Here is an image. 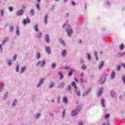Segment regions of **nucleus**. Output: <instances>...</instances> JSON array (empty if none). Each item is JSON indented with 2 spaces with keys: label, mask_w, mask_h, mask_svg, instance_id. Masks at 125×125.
<instances>
[{
  "label": "nucleus",
  "mask_w": 125,
  "mask_h": 125,
  "mask_svg": "<svg viewBox=\"0 0 125 125\" xmlns=\"http://www.w3.org/2000/svg\"><path fill=\"white\" fill-rule=\"evenodd\" d=\"M26 9V6L24 5H21V9L20 10L17 11L16 13V15L18 16H21V15H23L24 13H25V10Z\"/></svg>",
  "instance_id": "obj_1"
},
{
  "label": "nucleus",
  "mask_w": 125,
  "mask_h": 125,
  "mask_svg": "<svg viewBox=\"0 0 125 125\" xmlns=\"http://www.w3.org/2000/svg\"><path fill=\"white\" fill-rule=\"evenodd\" d=\"M41 63H42L41 67L45 66L46 62L45 60H43L42 62V61L38 62L36 64V66H40Z\"/></svg>",
  "instance_id": "obj_2"
},
{
  "label": "nucleus",
  "mask_w": 125,
  "mask_h": 125,
  "mask_svg": "<svg viewBox=\"0 0 125 125\" xmlns=\"http://www.w3.org/2000/svg\"><path fill=\"white\" fill-rule=\"evenodd\" d=\"M69 37H71V35L73 34V30L71 28L67 29L65 31Z\"/></svg>",
  "instance_id": "obj_3"
},
{
  "label": "nucleus",
  "mask_w": 125,
  "mask_h": 125,
  "mask_svg": "<svg viewBox=\"0 0 125 125\" xmlns=\"http://www.w3.org/2000/svg\"><path fill=\"white\" fill-rule=\"evenodd\" d=\"M31 21L30 19L26 18L22 21V22L23 23L24 25H26L27 23H30Z\"/></svg>",
  "instance_id": "obj_4"
},
{
  "label": "nucleus",
  "mask_w": 125,
  "mask_h": 125,
  "mask_svg": "<svg viewBox=\"0 0 125 125\" xmlns=\"http://www.w3.org/2000/svg\"><path fill=\"white\" fill-rule=\"evenodd\" d=\"M45 41L47 42V43H49L50 42L49 39V36L48 34H47L46 36L45 37Z\"/></svg>",
  "instance_id": "obj_5"
},
{
  "label": "nucleus",
  "mask_w": 125,
  "mask_h": 125,
  "mask_svg": "<svg viewBox=\"0 0 125 125\" xmlns=\"http://www.w3.org/2000/svg\"><path fill=\"white\" fill-rule=\"evenodd\" d=\"M62 102L64 104H67L68 103V98H67L66 97L63 98Z\"/></svg>",
  "instance_id": "obj_6"
},
{
  "label": "nucleus",
  "mask_w": 125,
  "mask_h": 125,
  "mask_svg": "<svg viewBox=\"0 0 125 125\" xmlns=\"http://www.w3.org/2000/svg\"><path fill=\"white\" fill-rule=\"evenodd\" d=\"M62 55L63 57H65L67 55V51L66 50H63L62 51Z\"/></svg>",
  "instance_id": "obj_7"
},
{
  "label": "nucleus",
  "mask_w": 125,
  "mask_h": 125,
  "mask_svg": "<svg viewBox=\"0 0 125 125\" xmlns=\"http://www.w3.org/2000/svg\"><path fill=\"white\" fill-rule=\"evenodd\" d=\"M45 50L46 52L48 53V54H50L51 49L50 47H45Z\"/></svg>",
  "instance_id": "obj_8"
},
{
  "label": "nucleus",
  "mask_w": 125,
  "mask_h": 125,
  "mask_svg": "<svg viewBox=\"0 0 125 125\" xmlns=\"http://www.w3.org/2000/svg\"><path fill=\"white\" fill-rule=\"evenodd\" d=\"M104 66V62H101L100 64L99 65V69L101 70V69H102Z\"/></svg>",
  "instance_id": "obj_9"
},
{
  "label": "nucleus",
  "mask_w": 125,
  "mask_h": 125,
  "mask_svg": "<svg viewBox=\"0 0 125 125\" xmlns=\"http://www.w3.org/2000/svg\"><path fill=\"white\" fill-rule=\"evenodd\" d=\"M75 92L78 96H81V91L78 90V89H75Z\"/></svg>",
  "instance_id": "obj_10"
},
{
  "label": "nucleus",
  "mask_w": 125,
  "mask_h": 125,
  "mask_svg": "<svg viewBox=\"0 0 125 125\" xmlns=\"http://www.w3.org/2000/svg\"><path fill=\"white\" fill-rule=\"evenodd\" d=\"M71 85H72V86H73L74 87V90L77 89V84L75 82H73L71 83Z\"/></svg>",
  "instance_id": "obj_11"
},
{
  "label": "nucleus",
  "mask_w": 125,
  "mask_h": 125,
  "mask_svg": "<svg viewBox=\"0 0 125 125\" xmlns=\"http://www.w3.org/2000/svg\"><path fill=\"white\" fill-rule=\"evenodd\" d=\"M25 70H26V67L25 66H22L20 72L22 74V73H24V71H25Z\"/></svg>",
  "instance_id": "obj_12"
},
{
  "label": "nucleus",
  "mask_w": 125,
  "mask_h": 125,
  "mask_svg": "<svg viewBox=\"0 0 125 125\" xmlns=\"http://www.w3.org/2000/svg\"><path fill=\"white\" fill-rule=\"evenodd\" d=\"M59 42L62 44V46H65V42H64V41H63V40H62V39H59Z\"/></svg>",
  "instance_id": "obj_13"
},
{
  "label": "nucleus",
  "mask_w": 125,
  "mask_h": 125,
  "mask_svg": "<svg viewBox=\"0 0 125 125\" xmlns=\"http://www.w3.org/2000/svg\"><path fill=\"white\" fill-rule=\"evenodd\" d=\"M64 86H65V83H61L59 86V87L60 88H63V87H64Z\"/></svg>",
  "instance_id": "obj_14"
},
{
  "label": "nucleus",
  "mask_w": 125,
  "mask_h": 125,
  "mask_svg": "<svg viewBox=\"0 0 125 125\" xmlns=\"http://www.w3.org/2000/svg\"><path fill=\"white\" fill-rule=\"evenodd\" d=\"M43 81H44L43 79H42L40 80V82L37 85V87H39L41 84H42V83H43Z\"/></svg>",
  "instance_id": "obj_15"
},
{
  "label": "nucleus",
  "mask_w": 125,
  "mask_h": 125,
  "mask_svg": "<svg viewBox=\"0 0 125 125\" xmlns=\"http://www.w3.org/2000/svg\"><path fill=\"white\" fill-rule=\"evenodd\" d=\"M38 24H36L34 26V29L36 32H39V28H38Z\"/></svg>",
  "instance_id": "obj_16"
},
{
  "label": "nucleus",
  "mask_w": 125,
  "mask_h": 125,
  "mask_svg": "<svg viewBox=\"0 0 125 125\" xmlns=\"http://www.w3.org/2000/svg\"><path fill=\"white\" fill-rule=\"evenodd\" d=\"M47 18H48L47 15H45L44 17V21L45 24H47Z\"/></svg>",
  "instance_id": "obj_17"
},
{
  "label": "nucleus",
  "mask_w": 125,
  "mask_h": 125,
  "mask_svg": "<svg viewBox=\"0 0 125 125\" xmlns=\"http://www.w3.org/2000/svg\"><path fill=\"white\" fill-rule=\"evenodd\" d=\"M76 115H77V111H76L75 110H73L71 112V116L74 117L75 116H76Z\"/></svg>",
  "instance_id": "obj_18"
},
{
  "label": "nucleus",
  "mask_w": 125,
  "mask_h": 125,
  "mask_svg": "<svg viewBox=\"0 0 125 125\" xmlns=\"http://www.w3.org/2000/svg\"><path fill=\"white\" fill-rule=\"evenodd\" d=\"M37 37L38 39H41L42 38V33L38 32L37 34Z\"/></svg>",
  "instance_id": "obj_19"
},
{
  "label": "nucleus",
  "mask_w": 125,
  "mask_h": 125,
  "mask_svg": "<svg viewBox=\"0 0 125 125\" xmlns=\"http://www.w3.org/2000/svg\"><path fill=\"white\" fill-rule=\"evenodd\" d=\"M101 103L103 107H105V101H104V100L102 99L101 100Z\"/></svg>",
  "instance_id": "obj_20"
},
{
  "label": "nucleus",
  "mask_w": 125,
  "mask_h": 125,
  "mask_svg": "<svg viewBox=\"0 0 125 125\" xmlns=\"http://www.w3.org/2000/svg\"><path fill=\"white\" fill-rule=\"evenodd\" d=\"M115 77H116L115 72L113 71L111 75V79H114Z\"/></svg>",
  "instance_id": "obj_21"
},
{
  "label": "nucleus",
  "mask_w": 125,
  "mask_h": 125,
  "mask_svg": "<svg viewBox=\"0 0 125 125\" xmlns=\"http://www.w3.org/2000/svg\"><path fill=\"white\" fill-rule=\"evenodd\" d=\"M30 15H31V16H34V15H35V10L34 9H32L30 11Z\"/></svg>",
  "instance_id": "obj_22"
},
{
  "label": "nucleus",
  "mask_w": 125,
  "mask_h": 125,
  "mask_svg": "<svg viewBox=\"0 0 125 125\" xmlns=\"http://www.w3.org/2000/svg\"><path fill=\"white\" fill-rule=\"evenodd\" d=\"M0 13L1 17H3L4 15V12L3 11V10H0Z\"/></svg>",
  "instance_id": "obj_23"
},
{
  "label": "nucleus",
  "mask_w": 125,
  "mask_h": 125,
  "mask_svg": "<svg viewBox=\"0 0 125 125\" xmlns=\"http://www.w3.org/2000/svg\"><path fill=\"white\" fill-rule=\"evenodd\" d=\"M103 91V90H100V91L97 93L98 96H100V95L102 94Z\"/></svg>",
  "instance_id": "obj_24"
},
{
  "label": "nucleus",
  "mask_w": 125,
  "mask_h": 125,
  "mask_svg": "<svg viewBox=\"0 0 125 125\" xmlns=\"http://www.w3.org/2000/svg\"><path fill=\"white\" fill-rule=\"evenodd\" d=\"M72 72H73V69H71V71H68V72H67L68 73V76L69 77L72 76V75L73 74V73Z\"/></svg>",
  "instance_id": "obj_25"
},
{
  "label": "nucleus",
  "mask_w": 125,
  "mask_h": 125,
  "mask_svg": "<svg viewBox=\"0 0 125 125\" xmlns=\"http://www.w3.org/2000/svg\"><path fill=\"white\" fill-rule=\"evenodd\" d=\"M82 109V106H79L77 108H76V111L77 112H80Z\"/></svg>",
  "instance_id": "obj_26"
},
{
  "label": "nucleus",
  "mask_w": 125,
  "mask_h": 125,
  "mask_svg": "<svg viewBox=\"0 0 125 125\" xmlns=\"http://www.w3.org/2000/svg\"><path fill=\"white\" fill-rule=\"evenodd\" d=\"M125 46H124V44H121L119 45V48L121 49V50H123L124 49Z\"/></svg>",
  "instance_id": "obj_27"
},
{
  "label": "nucleus",
  "mask_w": 125,
  "mask_h": 125,
  "mask_svg": "<svg viewBox=\"0 0 125 125\" xmlns=\"http://www.w3.org/2000/svg\"><path fill=\"white\" fill-rule=\"evenodd\" d=\"M16 34L17 35V36H19V35H20V32L19 31V28H17Z\"/></svg>",
  "instance_id": "obj_28"
},
{
  "label": "nucleus",
  "mask_w": 125,
  "mask_h": 125,
  "mask_svg": "<svg viewBox=\"0 0 125 125\" xmlns=\"http://www.w3.org/2000/svg\"><path fill=\"white\" fill-rule=\"evenodd\" d=\"M110 95H111L112 97H115V92H114V91H111L110 92Z\"/></svg>",
  "instance_id": "obj_29"
},
{
  "label": "nucleus",
  "mask_w": 125,
  "mask_h": 125,
  "mask_svg": "<svg viewBox=\"0 0 125 125\" xmlns=\"http://www.w3.org/2000/svg\"><path fill=\"white\" fill-rule=\"evenodd\" d=\"M52 68L53 69H55V68H56V64H55V62H53L52 64Z\"/></svg>",
  "instance_id": "obj_30"
},
{
  "label": "nucleus",
  "mask_w": 125,
  "mask_h": 125,
  "mask_svg": "<svg viewBox=\"0 0 125 125\" xmlns=\"http://www.w3.org/2000/svg\"><path fill=\"white\" fill-rule=\"evenodd\" d=\"M109 117H110V114H105L104 115V119L105 120H107V119H108V118H109Z\"/></svg>",
  "instance_id": "obj_31"
},
{
  "label": "nucleus",
  "mask_w": 125,
  "mask_h": 125,
  "mask_svg": "<svg viewBox=\"0 0 125 125\" xmlns=\"http://www.w3.org/2000/svg\"><path fill=\"white\" fill-rule=\"evenodd\" d=\"M37 59H40L41 58V53H37Z\"/></svg>",
  "instance_id": "obj_32"
},
{
  "label": "nucleus",
  "mask_w": 125,
  "mask_h": 125,
  "mask_svg": "<svg viewBox=\"0 0 125 125\" xmlns=\"http://www.w3.org/2000/svg\"><path fill=\"white\" fill-rule=\"evenodd\" d=\"M87 60L90 61V60H91V56H90V54H87Z\"/></svg>",
  "instance_id": "obj_33"
},
{
  "label": "nucleus",
  "mask_w": 125,
  "mask_h": 125,
  "mask_svg": "<svg viewBox=\"0 0 125 125\" xmlns=\"http://www.w3.org/2000/svg\"><path fill=\"white\" fill-rule=\"evenodd\" d=\"M36 7L38 10H40V4L39 3L36 4Z\"/></svg>",
  "instance_id": "obj_34"
},
{
  "label": "nucleus",
  "mask_w": 125,
  "mask_h": 125,
  "mask_svg": "<svg viewBox=\"0 0 125 125\" xmlns=\"http://www.w3.org/2000/svg\"><path fill=\"white\" fill-rule=\"evenodd\" d=\"M82 70H85V69H86V65L83 64L82 66Z\"/></svg>",
  "instance_id": "obj_35"
},
{
  "label": "nucleus",
  "mask_w": 125,
  "mask_h": 125,
  "mask_svg": "<svg viewBox=\"0 0 125 125\" xmlns=\"http://www.w3.org/2000/svg\"><path fill=\"white\" fill-rule=\"evenodd\" d=\"M8 10L10 12L13 11V7H9Z\"/></svg>",
  "instance_id": "obj_36"
},
{
  "label": "nucleus",
  "mask_w": 125,
  "mask_h": 125,
  "mask_svg": "<svg viewBox=\"0 0 125 125\" xmlns=\"http://www.w3.org/2000/svg\"><path fill=\"white\" fill-rule=\"evenodd\" d=\"M71 89H72V87L71 86V85H68L67 87V90H68V91H71Z\"/></svg>",
  "instance_id": "obj_37"
},
{
  "label": "nucleus",
  "mask_w": 125,
  "mask_h": 125,
  "mask_svg": "<svg viewBox=\"0 0 125 125\" xmlns=\"http://www.w3.org/2000/svg\"><path fill=\"white\" fill-rule=\"evenodd\" d=\"M122 80L123 81L124 83L125 84V75L122 76Z\"/></svg>",
  "instance_id": "obj_38"
},
{
  "label": "nucleus",
  "mask_w": 125,
  "mask_h": 125,
  "mask_svg": "<svg viewBox=\"0 0 125 125\" xmlns=\"http://www.w3.org/2000/svg\"><path fill=\"white\" fill-rule=\"evenodd\" d=\"M8 41V38H6L3 42H2V44H4L6 42Z\"/></svg>",
  "instance_id": "obj_39"
},
{
  "label": "nucleus",
  "mask_w": 125,
  "mask_h": 125,
  "mask_svg": "<svg viewBox=\"0 0 125 125\" xmlns=\"http://www.w3.org/2000/svg\"><path fill=\"white\" fill-rule=\"evenodd\" d=\"M65 114H66V110H63L62 112V117L64 118L65 117Z\"/></svg>",
  "instance_id": "obj_40"
},
{
  "label": "nucleus",
  "mask_w": 125,
  "mask_h": 125,
  "mask_svg": "<svg viewBox=\"0 0 125 125\" xmlns=\"http://www.w3.org/2000/svg\"><path fill=\"white\" fill-rule=\"evenodd\" d=\"M54 86V83H53V82L51 83V85H50L49 87L50 88H52V87H53Z\"/></svg>",
  "instance_id": "obj_41"
},
{
  "label": "nucleus",
  "mask_w": 125,
  "mask_h": 125,
  "mask_svg": "<svg viewBox=\"0 0 125 125\" xmlns=\"http://www.w3.org/2000/svg\"><path fill=\"white\" fill-rule=\"evenodd\" d=\"M64 78V75L62 74V73H60V80H62Z\"/></svg>",
  "instance_id": "obj_42"
},
{
  "label": "nucleus",
  "mask_w": 125,
  "mask_h": 125,
  "mask_svg": "<svg viewBox=\"0 0 125 125\" xmlns=\"http://www.w3.org/2000/svg\"><path fill=\"white\" fill-rule=\"evenodd\" d=\"M104 82H105V79H101L100 80L101 83H104Z\"/></svg>",
  "instance_id": "obj_43"
},
{
  "label": "nucleus",
  "mask_w": 125,
  "mask_h": 125,
  "mask_svg": "<svg viewBox=\"0 0 125 125\" xmlns=\"http://www.w3.org/2000/svg\"><path fill=\"white\" fill-rule=\"evenodd\" d=\"M16 71L17 72H19V66H16Z\"/></svg>",
  "instance_id": "obj_44"
},
{
  "label": "nucleus",
  "mask_w": 125,
  "mask_h": 125,
  "mask_svg": "<svg viewBox=\"0 0 125 125\" xmlns=\"http://www.w3.org/2000/svg\"><path fill=\"white\" fill-rule=\"evenodd\" d=\"M2 87H3V84L0 85V91H1V89H2Z\"/></svg>",
  "instance_id": "obj_45"
},
{
  "label": "nucleus",
  "mask_w": 125,
  "mask_h": 125,
  "mask_svg": "<svg viewBox=\"0 0 125 125\" xmlns=\"http://www.w3.org/2000/svg\"><path fill=\"white\" fill-rule=\"evenodd\" d=\"M117 71H120L121 70V65H118L117 67Z\"/></svg>",
  "instance_id": "obj_46"
},
{
  "label": "nucleus",
  "mask_w": 125,
  "mask_h": 125,
  "mask_svg": "<svg viewBox=\"0 0 125 125\" xmlns=\"http://www.w3.org/2000/svg\"><path fill=\"white\" fill-rule=\"evenodd\" d=\"M13 30V26H11L10 27V32H12Z\"/></svg>",
  "instance_id": "obj_47"
},
{
  "label": "nucleus",
  "mask_w": 125,
  "mask_h": 125,
  "mask_svg": "<svg viewBox=\"0 0 125 125\" xmlns=\"http://www.w3.org/2000/svg\"><path fill=\"white\" fill-rule=\"evenodd\" d=\"M125 52H122V53H119V54L120 56H123L125 54Z\"/></svg>",
  "instance_id": "obj_48"
},
{
  "label": "nucleus",
  "mask_w": 125,
  "mask_h": 125,
  "mask_svg": "<svg viewBox=\"0 0 125 125\" xmlns=\"http://www.w3.org/2000/svg\"><path fill=\"white\" fill-rule=\"evenodd\" d=\"M39 117H41V114L38 113V114L36 116V118L37 119L38 118H39Z\"/></svg>",
  "instance_id": "obj_49"
},
{
  "label": "nucleus",
  "mask_w": 125,
  "mask_h": 125,
  "mask_svg": "<svg viewBox=\"0 0 125 125\" xmlns=\"http://www.w3.org/2000/svg\"><path fill=\"white\" fill-rule=\"evenodd\" d=\"M17 59V55H15V56H14V61H15V60H16Z\"/></svg>",
  "instance_id": "obj_50"
},
{
  "label": "nucleus",
  "mask_w": 125,
  "mask_h": 125,
  "mask_svg": "<svg viewBox=\"0 0 125 125\" xmlns=\"http://www.w3.org/2000/svg\"><path fill=\"white\" fill-rule=\"evenodd\" d=\"M12 64V62H11V61H9L8 62V64L10 66V65H11Z\"/></svg>",
  "instance_id": "obj_51"
},
{
  "label": "nucleus",
  "mask_w": 125,
  "mask_h": 125,
  "mask_svg": "<svg viewBox=\"0 0 125 125\" xmlns=\"http://www.w3.org/2000/svg\"><path fill=\"white\" fill-rule=\"evenodd\" d=\"M69 16H70V14H69L68 13H67L65 14V17H69Z\"/></svg>",
  "instance_id": "obj_52"
},
{
  "label": "nucleus",
  "mask_w": 125,
  "mask_h": 125,
  "mask_svg": "<svg viewBox=\"0 0 125 125\" xmlns=\"http://www.w3.org/2000/svg\"><path fill=\"white\" fill-rule=\"evenodd\" d=\"M88 93V92H85V93H84L83 94V96H85V95H86Z\"/></svg>",
  "instance_id": "obj_53"
},
{
  "label": "nucleus",
  "mask_w": 125,
  "mask_h": 125,
  "mask_svg": "<svg viewBox=\"0 0 125 125\" xmlns=\"http://www.w3.org/2000/svg\"><path fill=\"white\" fill-rule=\"evenodd\" d=\"M74 81H75L76 83H78L79 82V81H78V80H77V78H74Z\"/></svg>",
  "instance_id": "obj_54"
},
{
  "label": "nucleus",
  "mask_w": 125,
  "mask_h": 125,
  "mask_svg": "<svg viewBox=\"0 0 125 125\" xmlns=\"http://www.w3.org/2000/svg\"><path fill=\"white\" fill-rule=\"evenodd\" d=\"M79 125H83V122H79L78 123Z\"/></svg>",
  "instance_id": "obj_55"
},
{
  "label": "nucleus",
  "mask_w": 125,
  "mask_h": 125,
  "mask_svg": "<svg viewBox=\"0 0 125 125\" xmlns=\"http://www.w3.org/2000/svg\"><path fill=\"white\" fill-rule=\"evenodd\" d=\"M83 75H84V74L83 73V72H82L81 74V77L83 78Z\"/></svg>",
  "instance_id": "obj_56"
},
{
  "label": "nucleus",
  "mask_w": 125,
  "mask_h": 125,
  "mask_svg": "<svg viewBox=\"0 0 125 125\" xmlns=\"http://www.w3.org/2000/svg\"><path fill=\"white\" fill-rule=\"evenodd\" d=\"M2 50V45H1V44H0V50Z\"/></svg>",
  "instance_id": "obj_57"
},
{
  "label": "nucleus",
  "mask_w": 125,
  "mask_h": 125,
  "mask_svg": "<svg viewBox=\"0 0 125 125\" xmlns=\"http://www.w3.org/2000/svg\"><path fill=\"white\" fill-rule=\"evenodd\" d=\"M72 5H76V3L74 1H72Z\"/></svg>",
  "instance_id": "obj_58"
},
{
  "label": "nucleus",
  "mask_w": 125,
  "mask_h": 125,
  "mask_svg": "<svg viewBox=\"0 0 125 125\" xmlns=\"http://www.w3.org/2000/svg\"><path fill=\"white\" fill-rule=\"evenodd\" d=\"M64 68L66 69V70L69 69V66H65Z\"/></svg>",
  "instance_id": "obj_59"
},
{
  "label": "nucleus",
  "mask_w": 125,
  "mask_h": 125,
  "mask_svg": "<svg viewBox=\"0 0 125 125\" xmlns=\"http://www.w3.org/2000/svg\"><path fill=\"white\" fill-rule=\"evenodd\" d=\"M66 24L64 23L63 25L62 26V28H65V26H66Z\"/></svg>",
  "instance_id": "obj_60"
},
{
  "label": "nucleus",
  "mask_w": 125,
  "mask_h": 125,
  "mask_svg": "<svg viewBox=\"0 0 125 125\" xmlns=\"http://www.w3.org/2000/svg\"><path fill=\"white\" fill-rule=\"evenodd\" d=\"M81 83H83V80H81Z\"/></svg>",
  "instance_id": "obj_61"
},
{
  "label": "nucleus",
  "mask_w": 125,
  "mask_h": 125,
  "mask_svg": "<svg viewBox=\"0 0 125 125\" xmlns=\"http://www.w3.org/2000/svg\"><path fill=\"white\" fill-rule=\"evenodd\" d=\"M40 0H37L38 2H40Z\"/></svg>",
  "instance_id": "obj_62"
},
{
  "label": "nucleus",
  "mask_w": 125,
  "mask_h": 125,
  "mask_svg": "<svg viewBox=\"0 0 125 125\" xmlns=\"http://www.w3.org/2000/svg\"><path fill=\"white\" fill-rule=\"evenodd\" d=\"M64 2H66V1H67V0H63Z\"/></svg>",
  "instance_id": "obj_63"
},
{
  "label": "nucleus",
  "mask_w": 125,
  "mask_h": 125,
  "mask_svg": "<svg viewBox=\"0 0 125 125\" xmlns=\"http://www.w3.org/2000/svg\"><path fill=\"white\" fill-rule=\"evenodd\" d=\"M107 125H110V123H107Z\"/></svg>",
  "instance_id": "obj_64"
}]
</instances>
